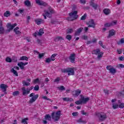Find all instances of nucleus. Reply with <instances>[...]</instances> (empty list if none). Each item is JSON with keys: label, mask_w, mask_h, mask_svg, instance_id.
Listing matches in <instances>:
<instances>
[{"label": "nucleus", "mask_w": 124, "mask_h": 124, "mask_svg": "<svg viewBox=\"0 0 124 124\" xmlns=\"http://www.w3.org/2000/svg\"><path fill=\"white\" fill-rule=\"evenodd\" d=\"M52 61V60L51 59V58H47L46 60V63H48L49 62H51Z\"/></svg>", "instance_id": "51"}, {"label": "nucleus", "mask_w": 124, "mask_h": 124, "mask_svg": "<svg viewBox=\"0 0 124 124\" xmlns=\"http://www.w3.org/2000/svg\"><path fill=\"white\" fill-rule=\"evenodd\" d=\"M73 31H74L73 29H70L67 31V33H72Z\"/></svg>", "instance_id": "53"}, {"label": "nucleus", "mask_w": 124, "mask_h": 124, "mask_svg": "<svg viewBox=\"0 0 124 124\" xmlns=\"http://www.w3.org/2000/svg\"><path fill=\"white\" fill-rule=\"evenodd\" d=\"M24 4L26 6H28V7L31 6V1L29 0H26L24 1Z\"/></svg>", "instance_id": "19"}, {"label": "nucleus", "mask_w": 124, "mask_h": 124, "mask_svg": "<svg viewBox=\"0 0 124 124\" xmlns=\"http://www.w3.org/2000/svg\"><path fill=\"white\" fill-rule=\"evenodd\" d=\"M72 114V116H73L74 117H76L78 116V112H73Z\"/></svg>", "instance_id": "56"}, {"label": "nucleus", "mask_w": 124, "mask_h": 124, "mask_svg": "<svg viewBox=\"0 0 124 124\" xmlns=\"http://www.w3.org/2000/svg\"><path fill=\"white\" fill-rule=\"evenodd\" d=\"M75 56L76 54L75 53L71 54L69 58L70 62H72V63H74L75 62Z\"/></svg>", "instance_id": "12"}, {"label": "nucleus", "mask_w": 124, "mask_h": 124, "mask_svg": "<svg viewBox=\"0 0 124 124\" xmlns=\"http://www.w3.org/2000/svg\"><path fill=\"white\" fill-rule=\"evenodd\" d=\"M76 8H77V7L76 6V5H74L72 9V11H75L76 10Z\"/></svg>", "instance_id": "59"}, {"label": "nucleus", "mask_w": 124, "mask_h": 124, "mask_svg": "<svg viewBox=\"0 0 124 124\" xmlns=\"http://www.w3.org/2000/svg\"><path fill=\"white\" fill-rule=\"evenodd\" d=\"M57 54H53L51 55V56L50 57V59L51 60V61L52 62H54V61H55V58H56V57H57Z\"/></svg>", "instance_id": "32"}, {"label": "nucleus", "mask_w": 124, "mask_h": 124, "mask_svg": "<svg viewBox=\"0 0 124 124\" xmlns=\"http://www.w3.org/2000/svg\"><path fill=\"white\" fill-rule=\"evenodd\" d=\"M86 17H87V14H85L82 16H81L80 20H86Z\"/></svg>", "instance_id": "48"}, {"label": "nucleus", "mask_w": 124, "mask_h": 124, "mask_svg": "<svg viewBox=\"0 0 124 124\" xmlns=\"http://www.w3.org/2000/svg\"><path fill=\"white\" fill-rule=\"evenodd\" d=\"M5 30L4 27L1 26L0 27V34H2L4 33Z\"/></svg>", "instance_id": "31"}, {"label": "nucleus", "mask_w": 124, "mask_h": 124, "mask_svg": "<svg viewBox=\"0 0 124 124\" xmlns=\"http://www.w3.org/2000/svg\"><path fill=\"white\" fill-rule=\"evenodd\" d=\"M38 94H35L34 93H31L30 94L29 97H31L29 101V103H33L36 99L38 98Z\"/></svg>", "instance_id": "4"}, {"label": "nucleus", "mask_w": 124, "mask_h": 124, "mask_svg": "<svg viewBox=\"0 0 124 124\" xmlns=\"http://www.w3.org/2000/svg\"><path fill=\"white\" fill-rule=\"evenodd\" d=\"M109 72L111 74H115V73L117 72V70H116V69L112 67V68L110 69Z\"/></svg>", "instance_id": "29"}, {"label": "nucleus", "mask_w": 124, "mask_h": 124, "mask_svg": "<svg viewBox=\"0 0 124 124\" xmlns=\"http://www.w3.org/2000/svg\"><path fill=\"white\" fill-rule=\"evenodd\" d=\"M16 26H17V23H15L13 25H11V23H8L7 25V28L8 29L6 31V33H8V32H10L13 29H14Z\"/></svg>", "instance_id": "5"}, {"label": "nucleus", "mask_w": 124, "mask_h": 124, "mask_svg": "<svg viewBox=\"0 0 124 124\" xmlns=\"http://www.w3.org/2000/svg\"><path fill=\"white\" fill-rule=\"evenodd\" d=\"M93 1V0H91V1L90 2V4L91 6H92V7H93V8H94L95 10H96V9H97V8L98 7V5L94 3Z\"/></svg>", "instance_id": "17"}, {"label": "nucleus", "mask_w": 124, "mask_h": 124, "mask_svg": "<svg viewBox=\"0 0 124 124\" xmlns=\"http://www.w3.org/2000/svg\"><path fill=\"white\" fill-rule=\"evenodd\" d=\"M59 91H65V88L63 86H61L60 87H58Z\"/></svg>", "instance_id": "42"}, {"label": "nucleus", "mask_w": 124, "mask_h": 124, "mask_svg": "<svg viewBox=\"0 0 124 124\" xmlns=\"http://www.w3.org/2000/svg\"><path fill=\"white\" fill-rule=\"evenodd\" d=\"M43 99H45L46 100H49V101H51L52 102V100L51 99L47 97L46 96H44L43 97Z\"/></svg>", "instance_id": "52"}, {"label": "nucleus", "mask_w": 124, "mask_h": 124, "mask_svg": "<svg viewBox=\"0 0 124 124\" xmlns=\"http://www.w3.org/2000/svg\"><path fill=\"white\" fill-rule=\"evenodd\" d=\"M50 23H51V24H52V25H54L57 23V21L52 20H51Z\"/></svg>", "instance_id": "64"}, {"label": "nucleus", "mask_w": 124, "mask_h": 124, "mask_svg": "<svg viewBox=\"0 0 124 124\" xmlns=\"http://www.w3.org/2000/svg\"><path fill=\"white\" fill-rule=\"evenodd\" d=\"M112 68V66L111 65H108L107 66V69L108 70H109V71H110V70Z\"/></svg>", "instance_id": "58"}, {"label": "nucleus", "mask_w": 124, "mask_h": 124, "mask_svg": "<svg viewBox=\"0 0 124 124\" xmlns=\"http://www.w3.org/2000/svg\"><path fill=\"white\" fill-rule=\"evenodd\" d=\"M36 3L38 4V5H43V6H46L47 5L46 2L40 0H36Z\"/></svg>", "instance_id": "14"}, {"label": "nucleus", "mask_w": 124, "mask_h": 124, "mask_svg": "<svg viewBox=\"0 0 124 124\" xmlns=\"http://www.w3.org/2000/svg\"><path fill=\"white\" fill-rule=\"evenodd\" d=\"M5 61L6 62H12V59H11L9 57H7L5 59Z\"/></svg>", "instance_id": "36"}, {"label": "nucleus", "mask_w": 124, "mask_h": 124, "mask_svg": "<svg viewBox=\"0 0 124 124\" xmlns=\"http://www.w3.org/2000/svg\"><path fill=\"white\" fill-rule=\"evenodd\" d=\"M27 121H29V118L27 117L26 118L23 119L21 120V124H28V122Z\"/></svg>", "instance_id": "23"}, {"label": "nucleus", "mask_w": 124, "mask_h": 124, "mask_svg": "<svg viewBox=\"0 0 124 124\" xmlns=\"http://www.w3.org/2000/svg\"><path fill=\"white\" fill-rule=\"evenodd\" d=\"M103 12L105 15H109L110 14V13L111 12L110 11V9H105L103 10Z\"/></svg>", "instance_id": "21"}, {"label": "nucleus", "mask_w": 124, "mask_h": 124, "mask_svg": "<svg viewBox=\"0 0 124 124\" xmlns=\"http://www.w3.org/2000/svg\"><path fill=\"white\" fill-rule=\"evenodd\" d=\"M45 21H44V19H42V18H38L36 19H35V22L36 23V24H37V25H40V24H44V23Z\"/></svg>", "instance_id": "16"}, {"label": "nucleus", "mask_w": 124, "mask_h": 124, "mask_svg": "<svg viewBox=\"0 0 124 124\" xmlns=\"http://www.w3.org/2000/svg\"><path fill=\"white\" fill-rule=\"evenodd\" d=\"M92 54L93 55H98L97 58L98 60H100L101 58H102V57H103V52H101L100 49L99 48H97L93 50Z\"/></svg>", "instance_id": "3"}, {"label": "nucleus", "mask_w": 124, "mask_h": 124, "mask_svg": "<svg viewBox=\"0 0 124 124\" xmlns=\"http://www.w3.org/2000/svg\"><path fill=\"white\" fill-rule=\"evenodd\" d=\"M45 55V53H39V59H42V58H43V57H44V56Z\"/></svg>", "instance_id": "43"}, {"label": "nucleus", "mask_w": 124, "mask_h": 124, "mask_svg": "<svg viewBox=\"0 0 124 124\" xmlns=\"http://www.w3.org/2000/svg\"><path fill=\"white\" fill-rule=\"evenodd\" d=\"M33 82L34 84H36V83H39V78H37L35 79H34Z\"/></svg>", "instance_id": "54"}, {"label": "nucleus", "mask_w": 124, "mask_h": 124, "mask_svg": "<svg viewBox=\"0 0 124 124\" xmlns=\"http://www.w3.org/2000/svg\"><path fill=\"white\" fill-rule=\"evenodd\" d=\"M78 13V11H74L72 12L69 14L70 17H67V20L68 21H74V20H76L79 17V16L77 15Z\"/></svg>", "instance_id": "1"}, {"label": "nucleus", "mask_w": 124, "mask_h": 124, "mask_svg": "<svg viewBox=\"0 0 124 124\" xmlns=\"http://www.w3.org/2000/svg\"><path fill=\"white\" fill-rule=\"evenodd\" d=\"M66 39L69 40V41H70L72 39V36H71V35H67L66 36Z\"/></svg>", "instance_id": "39"}, {"label": "nucleus", "mask_w": 124, "mask_h": 124, "mask_svg": "<svg viewBox=\"0 0 124 124\" xmlns=\"http://www.w3.org/2000/svg\"><path fill=\"white\" fill-rule=\"evenodd\" d=\"M117 23H118V20H114V21H112L110 23L111 27H112V26H115V25H117Z\"/></svg>", "instance_id": "38"}, {"label": "nucleus", "mask_w": 124, "mask_h": 124, "mask_svg": "<svg viewBox=\"0 0 124 124\" xmlns=\"http://www.w3.org/2000/svg\"><path fill=\"white\" fill-rule=\"evenodd\" d=\"M23 86H30L31 85V83L30 82H27L26 81H24L23 82Z\"/></svg>", "instance_id": "47"}, {"label": "nucleus", "mask_w": 124, "mask_h": 124, "mask_svg": "<svg viewBox=\"0 0 124 124\" xmlns=\"http://www.w3.org/2000/svg\"><path fill=\"white\" fill-rule=\"evenodd\" d=\"M75 104H77V105H81L83 104V103H82V101L80 99L79 100L76 101Z\"/></svg>", "instance_id": "37"}, {"label": "nucleus", "mask_w": 124, "mask_h": 124, "mask_svg": "<svg viewBox=\"0 0 124 124\" xmlns=\"http://www.w3.org/2000/svg\"><path fill=\"white\" fill-rule=\"evenodd\" d=\"M7 88H8V86L6 84H1L0 85V89H1V91L4 93V94H7V93L6 91H7Z\"/></svg>", "instance_id": "9"}, {"label": "nucleus", "mask_w": 124, "mask_h": 124, "mask_svg": "<svg viewBox=\"0 0 124 124\" xmlns=\"http://www.w3.org/2000/svg\"><path fill=\"white\" fill-rule=\"evenodd\" d=\"M80 100H81V102L83 104H86V103H87V102H88V101L90 100L89 97L85 98V97L84 96V95H83V94H80Z\"/></svg>", "instance_id": "10"}, {"label": "nucleus", "mask_w": 124, "mask_h": 124, "mask_svg": "<svg viewBox=\"0 0 124 124\" xmlns=\"http://www.w3.org/2000/svg\"><path fill=\"white\" fill-rule=\"evenodd\" d=\"M61 80V78H57L54 81V83H57L59 84V82Z\"/></svg>", "instance_id": "45"}, {"label": "nucleus", "mask_w": 124, "mask_h": 124, "mask_svg": "<svg viewBox=\"0 0 124 124\" xmlns=\"http://www.w3.org/2000/svg\"><path fill=\"white\" fill-rule=\"evenodd\" d=\"M80 3H82L83 4H85L86 3V0H79Z\"/></svg>", "instance_id": "62"}, {"label": "nucleus", "mask_w": 124, "mask_h": 124, "mask_svg": "<svg viewBox=\"0 0 124 124\" xmlns=\"http://www.w3.org/2000/svg\"><path fill=\"white\" fill-rule=\"evenodd\" d=\"M61 113H62L61 110L58 111L56 113L55 112H53L51 113V118L52 120H54L55 122H58L61 118Z\"/></svg>", "instance_id": "2"}, {"label": "nucleus", "mask_w": 124, "mask_h": 124, "mask_svg": "<svg viewBox=\"0 0 124 124\" xmlns=\"http://www.w3.org/2000/svg\"><path fill=\"white\" fill-rule=\"evenodd\" d=\"M12 61L13 62H17V57L15 56H13L12 58Z\"/></svg>", "instance_id": "50"}, {"label": "nucleus", "mask_w": 124, "mask_h": 124, "mask_svg": "<svg viewBox=\"0 0 124 124\" xmlns=\"http://www.w3.org/2000/svg\"><path fill=\"white\" fill-rule=\"evenodd\" d=\"M118 107H119V105H118L117 104H112V108L113 109H117Z\"/></svg>", "instance_id": "41"}, {"label": "nucleus", "mask_w": 124, "mask_h": 124, "mask_svg": "<svg viewBox=\"0 0 124 124\" xmlns=\"http://www.w3.org/2000/svg\"><path fill=\"white\" fill-rule=\"evenodd\" d=\"M103 92L106 93V94H109V91L108 90H104Z\"/></svg>", "instance_id": "60"}, {"label": "nucleus", "mask_w": 124, "mask_h": 124, "mask_svg": "<svg viewBox=\"0 0 124 124\" xmlns=\"http://www.w3.org/2000/svg\"><path fill=\"white\" fill-rule=\"evenodd\" d=\"M109 32V33L108 36V38H110L111 36H113V35H115V34H116V31L113 29L110 30Z\"/></svg>", "instance_id": "18"}, {"label": "nucleus", "mask_w": 124, "mask_h": 124, "mask_svg": "<svg viewBox=\"0 0 124 124\" xmlns=\"http://www.w3.org/2000/svg\"><path fill=\"white\" fill-rule=\"evenodd\" d=\"M83 28L80 27L77 30V31L75 32V36H77L78 35H80L81 34V31H83Z\"/></svg>", "instance_id": "15"}, {"label": "nucleus", "mask_w": 124, "mask_h": 124, "mask_svg": "<svg viewBox=\"0 0 124 124\" xmlns=\"http://www.w3.org/2000/svg\"><path fill=\"white\" fill-rule=\"evenodd\" d=\"M89 24L88 28H93V29L95 28V23H94L93 19H91V21L89 22Z\"/></svg>", "instance_id": "13"}, {"label": "nucleus", "mask_w": 124, "mask_h": 124, "mask_svg": "<svg viewBox=\"0 0 124 124\" xmlns=\"http://www.w3.org/2000/svg\"><path fill=\"white\" fill-rule=\"evenodd\" d=\"M37 42L39 45H41L42 44V42L39 39L37 40Z\"/></svg>", "instance_id": "57"}, {"label": "nucleus", "mask_w": 124, "mask_h": 124, "mask_svg": "<svg viewBox=\"0 0 124 124\" xmlns=\"http://www.w3.org/2000/svg\"><path fill=\"white\" fill-rule=\"evenodd\" d=\"M45 119L46 120L51 121V115H50V114H46L45 116Z\"/></svg>", "instance_id": "26"}, {"label": "nucleus", "mask_w": 124, "mask_h": 124, "mask_svg": "<svg viewBox=\"0 0 124 124\" xmlns=\"http://www.w3.org/2000/svg\"><path fill=\"white\" fill-rule=\"evenodd\" d=\"M34 91H39V86L38 85H35L34 87Z\"/></svg>", "instance_id": "49"}, {"label": "nucleus", "mask_w": 124, "mask_h": 124, "mask_svg": "<svg viewBox=\"0 0 124 124\" xmlns=\"http://www.w3.org/2000/svg\"><path fill=\"white\" fill-rule=\"evenodd\" d=\"M55 41H62L64 40V39L62 37H57L55 38Z\"/></svg>", "instance_id": "34"}, {"label": "nucleus", "mask_w": 124, "mask_h": 124, "mask_svg": "<svg viewBox=\"0 0 124 124\" xmlns=\"http://www.w3.org/2000/svg\"><path fill=\"white\" fill-rule=\"evenodd\" d=\"M11 72L12 73H13L16 76H18V73H17V71L14 69V68H12L11 69Z\"/></svg>", "instance_id": "30"}, {"label": "nucleus", "mask_w": 124, "mask_h": 124, "mask_svg": "<svg viewBox=\"0 0 124 124\" xmlns=\"http://www.w3.org/2000/svg\"><path fill=\"white\" fill-rule=\"evenodd\" d=\"M82 93V91L80 90H75L72 92L73 95V96H75V97L79 96V95L80 93Z\"/></svg>", "instance_id": "11"}, {"label": "nucleus", "mask_w": 124, "mask_h": 124, "mask_svg": "<svg viewBox=\"0 0 124 124\" xmlns=\"http://www.w3.org/2000/svg\"><path fill=\"white\" fill-rule=\"evenodd\" d=\"M118 107H119V108H124V103H121V104L118 105Z\"/></svg>", "instance_id": "55"}, {"label": "nucleus", "mask_w": 124, "mask_h": 124, "mask_svg": "<svg viewBox=\"0 0 124 124\" xmlns=\"http://www.w3.org/2000/svg\"><path fill=\"white\" fill-rule=\"evenodd\" d=\"M82 38L84 40H87V39H88V36L84 35L82 37Z\"/></svg>", "instance_id": "61"}, {"label": "nucleus", "mask_w": 124, "mask_h": 124, "mask_svg": "<svg viewBox=\"0 0 124 124\" xmlns=\"http://www.w3.org/2000/svg\"><path fill=\"white\" fill-rule=\"evenodd\" d=\"M45 13L47 17H48V18H52V14L49 13V12L47 11H45Z\"/></svg>", "instance_id": "22"}, {"label": "nucleus", "mask_w": 124, "mask_h": 124, "mask_svg": "<svg viewBox=\"0 0 124 124\" xmlns=\"http://www.w3.org/2000/svg\"><path fill=\"white\" fill-rule=\"evenodd\" d=\"M63 101H70L71 102V101H73V99L72 98H70L69 97H64L62 98Z\"/></svg>", "instance_id": "24"}, {"label": "nucleus", "mask_w": 124, "mask_h": 124, "mask_svg": "<svg viewBox=\"0 0 124 124\" xmlns=\"http://www.w3.org/2000/svg\"><path fill=\"white\" fill-rule=\"evenodd\" d=\"M118 66H119V67H120L121 68H124V65L123 64H119L118 65Z\"/></svg>", "instance_id": "63"}, {"label": "nucleus", "mask_w": 124, "mask_h": 124, "mask_svg": "<svg viewBox=\"0 0 124 124\" xmlns=\"http://www.w3.org/2000/svg\"><path fill=\"white\" fill-rule=\"evenodd\" d=\"M63 73H68V75H74V69L71 68H67L66 69H64L62 71Z\"/></svg>", "instance_id": "7"}, {"label": "nucleus", "mask_w": 124, "mask_h": 124, "mask_svg": "<svg viewBox=\"0 0 124 124\" xmlns=\"http://www.w3.org/2000/svg\"><path fill=\"white\" fill-rule=\"evenodd\" d=\"M48 12L49 13H50L51 14H54V13H55V11H53L51 7L48 8Z\"/></svg>", "instance_id": "40"}, {"label": "nucleus", "mask_w": 124, "mask_h": 124, "mask_svg": "<svg viewBox=\"0 0 124 124\" xmlns=\"http://www.w3.org/2000/svg\"><path fill=\"white\" fill-rule=\"evenodd\" d=\"M19 61H29V58L27 56H22L20 58Z\"/></svg>", "instance_id": "27"}, {"label": "nucleus", "mask_w": 124, "mask_h": 124, "mask_svg": "<svg viewBox=\"0 0 124 124\" xmlns=\"http://www.w3.org/2000/svg\"><path fill=\"white\" fill-rule=\"evenodd\" d=\"M44 30L43 29H41L39 30V32H38V35H39L40 36H41L42 34H44Z\"/></svg>", "instance_id": "25"}, {"label": "nucleus", "mask_w": 124, "mask_h": 124, "mask_svg": "<svg viewBox=\"0 0 124 124\" xmlns=\"http://www.w3.org/2000/svg\"><path fill=\"white\" fill-rule=\"evenodd\" d=\"M81 113L82 115H84L85 116H89V113L88 112H85V110H81Z\"/></svg>", "instance_id": "46"}, {"label": "nucleus", "mask_w": 124, "mask_h": 124, "mask_svg": "<svg viewBox=\"0 0 124 124\" xmlns=\"http://www.w3.org/2000/svg\"><path fill=\"white\" fill-rule=\"evenodd\" d=\"M98 118L100 122H103L107 119V115L105 113L101 112L98 114Z\"/></svg>", "instance_id": "6"}, {"label": "nucleus", "mask_w": 124, "mask_h": 124, "mask_svg": "<svg viewBox=\"0 0 124 124\" xmlns=\"http://www.w3.org/2000/svg\"><path fill=\"white\" fill-rule=\"evenodd\" d=\"M17 65H18V66H19L20 68H21V69H24V68H25V67H24V65H23L22 62L18 63L17 64Z\"/></svg>", "instance_id": "33"}, {"label": "nucleus", "mask_w": 124, "mask_h": 124, "mask_svg": "<svg viewBox=\"0 0 124 124\" xmlns=\"http://www.w3.org/2000/svg\"><path fill=\"white\" fill-rule=\"evenodd\" d=\"M10 11H7L5 13H4V17H9L10 16Z\"/></svg>", "instance_id": "28"}, {"label": "nucleus", "mask_w": 124, "mask_h": 124, "mask_svg": "<svg viewBox=\"0 0 124 124\" xmlns=\"http://www.w3.org/2000/svg\"><path fill=\"white\" fill-rule=\"evenodd\" d=\"M19 30V27H17L14 29V31L15 32L16 34H20L21 31H18Z\"/></svg>", "instance_id": "20"}, {"label": "nucleus", "mask_w": 124, "mask_h": 124, "mask_svg": "<svg viewBox=\"0 0 124 124\" xmlns=\"http://www.w3.org/2000/svg\"><path fill=\"white\" fill-rule=\"evenodd\" d=\"M104 27H105V28H108L109 27H112V26L111 25V23H107L105 24Z\"/></svg>", "instance_id": "44"}, {"label": "nucleus", "mask_w": 124, "mask_h": 124, "mask_svg": "<svg viewBox=\"0 0 124 124\" xmlns=\"http://www.w3.org/2000/svg\"><path fill=\"white\" fill-rule=\"evenodd\" d=\"M32 89H33V86H31L29 89H27V90H26L25 87H22V90L23 91V95H27V94H29Z\"/></svg>", "instance_id": "8"}, {"label": "nucleus", "mask_w": 124, "mask_h": 124, "mask_svg": "<svg viewBox=\"0 0 124 124\" xmlns=\"http://www.w3.org/2000/svg\"><path fill=\"white\" fill-rule=\"evenodd\" d=\"M20 94V92L18 91H16L13 93V95L14 96H17V95H19Z\"/></svg>", "instance_id": "35"}]
</instances>
